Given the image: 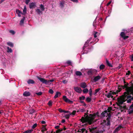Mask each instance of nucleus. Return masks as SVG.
Here are the masks:
<instances>
[{
	"mask_svg": "<svg viewBox=\"0 0 133 133\" xmlns=\"http://www.w3.org/2000/svg\"><path fill=\"white\" fill-rule=\"evenodd\" d=\"M106 123V120H103V122L101 123V124L103 126H104Z\"/></svg>",
	"mask_w": 133,
	"mask_h": 133,
	"instance_id": "a19ab883",
	"label": "nucleus"
},
{
	"mask_svg": "<svg viewBox=\"0 0 133 133\" xmlns=\"http://www.w3.org/2000/svg\"><path fill=\"white\" fill-rule=\"evenodd\" d=\"M89 95L90 96H91L92 95V91L91 88H90L89 90Z\"/></svg>",
	"mask_w": 133,
	"mask_h": 133,
	"instance_id": "de8ad7c7",
	"label": "nucleus"
},
{
	"mask_svg": "<svg viewBox=\"0 0 133 133\" xmlns=\"http://www.w3.org/2000/svg\"><path fill=\"white\" fill-rule=\"evenodd\" d=\"M36 94L38 96H40L42 95V92H38L36 93Z\"/></svg>",
	"mask_w": 133,
	"mask_h": 133,
	"instance_id": "a18cd8bd",
	"label": "nucleus"
},
{
	"mask_svg": "<svg viewBox=\"0 0 133 133\" xmlns=\"http://www.w3.org/2000/svg\"><path fill=\"white\" fill-rule=\"evenodd\" d=\"M112 95V91H110L109 92L107 95H106V96H107V97L108 98H109L110 97V96H111V95Z\"/></svg>",
	"mask_w": 133,
	"mask_h": 133,
	"instance_id": "a211bd4d",
	"label": "nucleus"
},
{
	"mask_svg": "<svg viewBox=\"0 0 133 133\" xmlns=\"http://www.w3.org/2000/svg\"><path fill=\"white\" fill-rule=\"evenodd\" d=\"M29 112L30 114H32L35 112V110L33 109H31L30 110Z\"/></svg>",
	"mask_w": 133,
	"mask_h": 133,
	"instance_id": "f704fd0d",
	"label": "nucleus"
},
{
	"mask_svg": "<svg viewBox=\"0 0 133 133\" xmlns=\"http://www.w3.org/2000/svg\"><path fill=\"white\" fill-rule=\"evenodd\" d=\"M36 10L37 13L39 15H40L41 13L42 14V11H41L40 9H37Z\"/></svg>",
	"mask_w": 133,
	"mask_h": 133,
	"instance_id": "393cba45",
	"label": "nucleus"
},
{
	"mask_svg": "<svg viewBox=\"0 0 133 133\" xmlns=\"http://www.w3.org/2000/svg\"><path fill=\"white\" fill-rule=\"evenodd\" d=\"M76 111H75V110H74L72 112V113H70V114H71V115H75V114H76Z\"/></svg>",
	"mask_w": 133,
	"mask_h": 133,
	"instance_id": "8fccbe9b",
	"label": "nucleus"
},
{
	"mask_svg": "<svg viewBox=\"0 0 133 133\" xmlns=\"http://www.w3.org/2000/svg\"><path fill=\"white\" fill-rule=\"evenodd\" d=\"M63 99L65 102L68 103L72 104L73 103V101L68 99L65 96H63Z\"/></svg>",
	"mask_w": 133,
	"mask_h": 133,
	"instance_id": "39448f33",
	"label": "nucleus"
},
{
	"mask_svg": "<svg viewBox=\"0 0 133 133\" xmlns=\"http://www.w3.org/2000/svg\"><path fill=\"white\" fill-rule=\"evenodd\" d=\"M86 129L84 128H83L81 129V133H83L84 131Z\"/></svg>",
	"mask_w": 133,
	"mask_h": 133,
	"instance_id": "bf43d9fd",
	"label": "nucleus"
},
{
	"mask_svg": "<svg viewBox=\"0 0 133 133\" xmlns=\"http://www.w3.org/2000/svg\"><path fill=\"white\" fill-rule=\"evenodd\" d=\"M80 87L83 88L84 89L87 87V85L86 83L85 82H84L81 83Z\"/></svg>",
	"mask_w": 133,
	"mask_h": 133,
	"instance_id": "ddd939ff",
	"label": "nucleus"
},
{
	"mask_svg": "<svg viewBox=\"0 0 133 133\" xmlns=\"http://www.w3.org/2000/svg\"><path fill=\"white\" fill-rule=\"evenodd\" d=\"M58 111L60 112H64V110L59 108L58 109Z\"/></svg>",
	"mask_w": 133,
	"mask_h": 133,
	"instance_id": "3c124183",
	"label": "nucleus"
},
{
	"mask_svg": "<svg viewBox=\"0 0 133 133\" xmlns=\"http://www.w3.org/2000/svg\"><path fill=\"white\" fill-rule=\"evenodd\" d=\"M41 131L42 132H43L47 130V129L46 128H44V129L41 128Z\"/></svg>",
	"mask_w": 133,
	"mask_h": 133,
	"instance_id": "603ef678",
	"label": "nucleus"
},
{
	"mask_svg": "<svg viewBox=\"0 0 133 133\" xmlns=\"http://www.w3.org/2000/svg\"><path fill=\"white\" fill-rule=\"evenodd\" d=\"M130 58L132 61H133V54H132L130 56Z\"/></svg>",
	"mask_w": 133,
	"mask_h": 133,
	"instance_id": "052dcab7",
	"label": "nucleus"
},
{
	"mask_svg": "<svg viewBox=\"0 0 133 133\" xmlns=\"http://www.w3.org/2000/svg\"><path fill=\"white\" fill-rule=\"evenodd\" d=\"M99 67L100 70H103L105 68V66L103 64H101L99 66Z\"/></svg>",
	"mask_w": 133,
	"mask_h": 133,
	"instance_id": "cd10ccee",
	"label": "nucleus"
},
{
	"mask_svg": "<svg viewBox=\"0 0 133 133\" xmlns=\"http://www.w3.org/2000/svg\"><path fill=\"white\" fill-rule=\"evenodd\" d=\"M125 35V34L124 32H122L121 33L120 36L122 38H123L124 36Z\"/></svg>",
	"mask_w": 133,
	"mask_h": 133,
	"instance_id": "ea45409f",
	"label": "nucleus"
},
{
	"mask_svg": "<svg viewBox=\"0 0 133 133\" xmlns=\"http://www.w3.org/2000/svg\"><path fill=\"white\" fill-rule=\"evenodd\" d=\"M130 73H131L130 71L129 70L127 72L126 74V75H129L130 74Z\"/></svg>",
	"mask_w": 133,
	"mask_h": 133,
	"instance_id": "e2e57ef3",
	"label": "nucleus"
},
{
	"mask_svg": "<svg viewBox=\"0 0 133 133\" xmlns=\"http://www.w3.org/2000/svg\"><path fill=\"white\" fill-rule=\"evenodd\" d=\"M107 115V116H108V117H111V114H110V113L109 112V113H106Z\"/></svg>",
	"mask_w": 133,
	"mask_h": 133,
	"instance_id": "680f3d73",
	"label": "nucleus"
},
{
	"mask_svg": "<svg viewBox=\"0 0 133 133\" xmlns=\"http://www.w3.org/2000/svg\"><path fill=\"white\" fill-rule=\"evenodd\" d=\"M37 124L36 123H35L32 126V128L33 129L35 128L37 126Z\"/></svg>",
	"mask_w": 133,
	"mask_h": 133,
	"instance_id": "49530a36",
	"label": "nucleus"
},
{
	"mask_svg": "<svg viewBox=\"0 0 133 133\" xmlns=\"http://www.w3.org/2000/svg\"><path fill=\"white\" fill-rule=\"evenodd\" d=\"M49 92L51 94H52L54 92V91L51 89H50L49 91Z\"/></svg>",
	"mask_w": 133,
	"mask_h": 133,
	"instance_id": "c03bdc74",
	"label": "nucleus"
},
{
	"mask_svg": "<svg viewBox=\"0 0 133 133\" xmlns=\"http://www.w3.org/2000/svg\"><path fill=\"white\" fill-rule=\"evenodd\" d=\"M130 110L129 109L128 111V114H132L133 112V108H130Z\"/></svg>",
	"mask_w": 133,
	"mask_h": 133,
	"instance_id": "c756f323",
	"label": "nucleus"
},
{
	"mask_svg": "<svg viewBox=\"0 0 133 133\" xmlns=\"http://www.w3.org/2000/svg\"><path fill=\"white\" fill-rule=\"evenodd\" d=\"M119 100V99H118L117 101H118V103H117V104L119 107V108L120 109H123V106L121 105H122V104H121L119 103L118 102V101Z\"/></svg>",
	"mask_w": 133,
	"mask_h": 133,
	"instance_id": "4be33fe9",
	"label": "nucleus"
},
{
	"mask_svg": "<svg viewBox=\"0 0 133 133\" xmlns=\"http://www.w3.org/2000/svg\"><path fill=\"white\" fill-rule=\"evenodd\" d=\"M30 95L31 93L29 91H25L23 94V95L25 97L29 96H30Z\"/></svg>",
	"mask_w": 133,
	"mask_h": 133,
	"instance_id": "4468645a",
	"label": "nucleus"
},
{
	"mask_svg": "<svg viewBox=\"0 0 133 133\" xmlns=\"http://www.w3.org/2000/svg\"><path fill=\"white\" fill-rule=\"evenodd\" d=\"M106 125L107 126H109V127L110 125V121H107V122L105 124V125Z\"/></svg>",
	"mask_w": 133,
	"mask_h": 133,
	"instance_id": "79ce46f5",
	"label": "nucleus"
},
{
	"mask_svg": "<svg viewBox=\"0 0 133 133\" xmlns=\"http://www.w3.org/2000/svg\"><path fill=\"white\" fill-rule=\"evenodd\" d=\"M89 91L88 89L87 88L83 90V92L84 94L87 93Z\"/></svg>",
	"mask_w": 133,
	"mask_h": 133,
	"instance_id": "c85d7f7f",
	"label": "nucleus"
},
{
	"mask_svg": "<svg viewBox=\"0 0 133 133\" xmlns=\"http://www.w3.org/2000/svg\"><path fill=\"white\" fill-rule=\"evenodd\" d=\"M97 72V71L94 69H91L89 70L87 72L88 75L92 76L94 74H95Z\"/></svg>",
	"mask_w": 133,
	"mask_h": 133,
	"instance_id": "20e7f679",
	"label": "nucleus"
},
{
	"mask_svg": "<svg viewBox=\"0 0 133 133\" xmlns=\"http://www.w3.org/2000/svg\"><path fill=\"white\" fill-rule=\"evenodd\" d=\"M61 132L60 130L58 129L56 131V133H59Z\"/></svg>",
	"mask_w": 133,
	"mask_h": 133,
	"instance_id": "338daca9",
	"label": "nucleus"
},
{
	"mask_svg": "<svg viewBox=\"0 0 133 133\" xmlns=\"http://www.w3.org/2000/svg\"><path fill=\"white\" fill-rule=\"evenodd\" d=\"M129 37L128 36H125L123 37V38L124 39H127Z\"/></svg>",
	"mask_w": 133,
	"mask_h": 133,
	"instance_id": "4d7b16f0",
	"label": "nucleus"
},
{
	"mask_svg": "<svg viewBox=\"0 0 133 133\" xmlns=\"http://www.w3.org/2000/svg\"><path fill=\"white\" fill-rule=\"evenodd\" d=\"M75 74L77 76H80L82 75V72L79 71H76L75 72Z\"/></svg>",
	"mask_w": 133,
	"mask_h": 133,
	"instance_id": "412c9836",
	"label": "nucleus"
},
{
	"mask_svg": "<svg viewBox=\"0 0 133 133\" xmlns=\"http://www.w3.org/2000/svg\"><path fill=\"white\" fill-rule=\"evenodd\" d=\"M123 127L121 125H119L118 127L116 128L114 131V132H117L119 131Z\"/></svg>",
	"mask_w": 133,
	"mask_h": 133,
	"instance_id": "2eb2a0df",
	"label": "nucleus"
},
{
	"mask_svg": "<svg viewBox=\"0 0 133 133\" xmlns=\"http://www.w3.org/2000/svg\"><path fill=\"white\" fill-rule=\"evenodd\" d=\"M87 46V45L86 44H85L83 48V49L84 50L85 49V48Z\"/></svg>",
	"mask_w": 133,
	"mask_h": 133,
	"instance_id": "774afa93",
	"label": "nucleus"
},
{
	"mask_svg": "<svg viewBox=\"0 0 133 133\" xmlns=\"http://www.w3.org/2000/svg\"><path fill=\"white\" fill-rule=\"evenodd\" d=\"M33 131L32 129H28L25 131H24L23 133H31Z\"/></svg>",
	"mask_w": 133,
	"mask_h": 133,
	"instance_id": "b1692460",
	"label": "nucleus"
},
{
	"mask_svg": "<svg viewBox=\"0 0 133 133\" xmlns=\"http://www.w3.org/2000/svg\"><path fill=\"white\" fill-rule=\"evenodd\" d=\"M98 33L97 32L95 31L94 32V37L95 38H96L97 37V36L96 35V34Z\"/></svg>",
	"mask_w": 133,
	"mask_h": 133,
	"instance_id": "6e6d98bb",
	"label": "nucleus"
},
{
	"mask_svg": "<svg viewBox=\"0 0 133 133\" xmlns=\"http://www.w3.org/2000/svg\"><path fill=\"white\" fill-rule=\"evenodd\" d=\"M106 63L107 64V65L108 66L110 67H112V65L109 63V61H108V60L107 59H106Z\"/></svg>",
	"mask_w": 133,
	"mask_h": 133,
	"instance_id": "aec40b11",
	"label": "nucleus"
},
{
	"mask_svg": "<svg viewBox=\"0 0 133 133\" xmlns=\"http://www.w3.org/2000/svg\"><path fill=\"white\" fill-rule=\"evenodd\" d=\"M9 32L13 35H14L15 34V32L14 30H10L9 31Z\"/></svg>",
	"mask_w": 133,
	"mask_h": 133,
	"instance_id": "5fc2aeb1",
	"label": "nucleus"
},
{
	"mask_svg": "<svg viewBox=\"0 0 133 133\" xmlns=\"http://www.w3.org/2000/svg\"><path fill=\"white\" fill-rule=\"evenodd\" d=\"M80 112H85V110L84 109H81L80 110Z\"/></svg>",
	"mask_w": 133,
	"mask_h": 133,
	"instance_id": "69168bd1",
	"label": "nucleus"
},
{
	"mask_svg": "<svg viewBox=\"0 0 133 133\" xmlns=\"http://www.w3.org/2000/svg\"><path fill=\"white\" fill-rule=\"evenodd\" d=\"M7 52H10L11 53L12 52V50L10 48H9V47H8L7 48Z\"/></svg>",
	"mask_w": 133,
	"mask_h": 133,
	"instance_id": "473e14b6",
	"label": "nucleus"
},
{
	"mask_svg": "<svg viewBox=\"0 0 133 133\" xmlns=\"http://www.w3.org/2000/svg\"><path fill=\"white\" fill-rule=\"evenodd\" d=\"M52 102L51 100L48 103V105L50 106H52Z\"/></svg>",
	"mask_w": 133,
	"mask_h": 133,
	"instance_id": "4c0bfd02",
	"label": "nucleus"
},
{
	"mask_svg": "<svg viewBox=\"0 0 133 133\" xmlns=\"http://www.w3.org/2000/svg\"><path fill=\"white\" fill-rule=\"evenodd\" d=\"M27 83L29 84H33L35 83V81L33 80L29 79L27 81Z\"/></svg>",
	"mask_w": 133,
	"mask_h": 133,
	"instance_id": "dca6fc26",
	"label": "nucleus"
},
{
	"mask_svg": "<svg viewBox=\"0 0 133 133\" xmlns=\"http://www.w3.org/2000/svg\"><path fill=\"white\" fill-rule=\"evenodd\" d=\"M96 20H95L93 22V26L95 27V29H96Z\"/></svg>",
	"mask_w": 133,
	"mask_h": 133,
	"instance_id": "e433bc0d",
	"label": "nucleus"
},
{
	"mask_svg": "<svg viewBox=\"0 0 133 133\" xmlns=\"http://www.w3.org/2000/svg\"><path fill=\"white\" fill-rule=\"evenodd\" d=\"M127 91H125L124 93V94L120 96V97H118V99H119L118 102L121 104H123V103L128 99H127V96L128 95H130V94L128 91V90H127Z\"/></svg>",
	"mask_w": 133,
	"mask_h": 133,
	"instance_id": "f03ea898",
	"label": "nucleus"
},
{
	"mask_svg": "<svg viewBox=\"0 0 133 133\" xmlns=\"http://www.w3.org/2000/svg\"><path fill=\"white\" fill-rule=\"evenodd\" d=\"M36 6V4L35 3L32 2L29 4V8L30 9L35 8Z\"/></svg>",
	"mask_w": 133,
	"mask_h": 133,
	"instance_id": "f8f14e48",
	"label": "nucleus"
},
{
	"mask_svg": "<svg viewBox=\"0 0 133 133\" xmlns=\"http://www.w3.org/2000/svg\"><path fill=\"white\" fill-rule=\"evenodd\" d=\"M66 63L67 64L69 65H71L72 63L71 61L70 60H68L67 61Z\"/></svg>",
	"mask_w": 133,
	"mask_h": 133,
	"instance_id": "58836bf2",
	"label": "nucleus"
},
{
	"mask_svg": "<svg viewBox=\"0 0 133 133\" xmlns=\"http://www.w3.org/2000/svg\"><path fill=\"white\" fill-rule=\"evenodd\" d=\"M25 3L26 4H28L29 2L30 1V0H25Z\"/></svg>",
	"mask_w": 133,
	"mask_h": 133,
	"instance_id": "13d9d810",
	"label": "nucleus"
},
{
	"mask_svg": "<svg viewBox=\"0 0 133 133\" xmlns=\"http://www.w3.org/2000/svg\"><path fill=\"white\" fill-rule=\"evenodd\" d=\"M100 89H97L95 90V92L94 93L95 94H96L100 90Z\"/></svg>",
	"mask_w": 133,
	"mask_h": 133,
	"instance_id": "864d4df0",
	"label": "nucleus"
},
{
	"mask_svg": "<svg viewBox=\"0 0 133 133\" xmlns=\"http://www.w3.org/2000/svg\"><path fill=\"white\" fill-rule=\"evenodd\" d=\"M27 9L25 6H24V9L23 10V14H25L26 12Z\"/></svg>",
	"mask_w": 133,
	"mask_h": 133,
	"instance_id": "a878e982",
	"label": "nucleus"
},
{
	"mask_svg": "<svg viewBox=\"0 0 133 133\" xmlns=\"http://www.w3.org/2000/svg\"><path fill=\"white\" fill-rule=\"evenodd\" d=\"M91 98L88 97L86 98V101L88 103H90L91 102Z\"/></svg>",
	"mask_w": 133,
	"mask_h": 133,
	"instance_id": "bb28decb",
	"label": "nucleus"
},
{
	"mask_svg": "<svg viewBox=\"0 0 133 133\" xmlns=\"http://www.w3.org/2000/svg\"><path fill=\"white\" fill-rule=\"evenodd\" d=\"M67 81L66 80H64L62 82L64 84H65L67 82Z\"/></svg>",
	"mask_w": 133,
	"mask_h": 133,
	"instance_id": "0e129e2a",
	"label": "nucleus"
},
{
	"mask_svg": "<svg viewBox=\"0 0 133 133\" xmlns=\"http://www.w3.org/2000/svg\"><path fill=\"white\" fill-rule=\"evenodd\" d=\"M112 109L111 107H108L107 109L108 112H109L111 110H112Z\"/></svg>",
	"mask_w": 133,
	"mask_h": 133,
	"instance_id": "09e8293b",
	"label": "nucleus"
},
{
	"mask_svg": "<svg viewBox=\"0 0 133 133\" xmlns=\"http://www.w3.org/2000/svg\"><path fill=\"white\" fill-rule=\"evenodd\" d=\"M40 6L41 8V9L42 11H44V6L42 4H41L40 5Z\"/></svg>",
	"mask_w": 133,
	"mask_h": 133,
	"instance_id": "c9c22d12",
	"label": "nucleus"
},
{
	"mask_svg": "<svg viewBox=\"0 0 133 133\" xmlns=\"http://www.w3.org/2000/svg\"><path fill=\"white\" fill-rule=\"evenodd\" d=\"M7 44L8 45L10 46L12 48L14 46L13 43L11 42H7Z\"/></svg>",
	"mask_w": 133,
	"mask_h": 133,
	"instance_id": "5701e85b",
	"label": "nucleus"
},
{
	"mask_svg": "<svg viewBox=\"0 0 133 133\" xmlns=\"http://www.w3.org/2000/svg\"><path fill=\"white\" fill-rule=\"evenodd\" d=\"M75 90L77 92H78L79 93H81L82 92V90L81 89L78 87H76L74 88Z\"/></svg>",
	"mask_w": 133,
	"mask_h": 133,
	"instance_id": "1a4fd4ad",
	"label": "nucleus"
},
{
	"mask_svg": "<svg viewBox=\"0 0 133 133\" xmlns=\"http://www.w3.org/2000/svg\"><path fill=\"white\" fill-rule=\"evenodd\" d=\"M16 13L17 14H23V13H22V12L18 9H17L16 10Z\"/></svg>",
	"mask_w": 133,
	"mask_h": 133,
	"instance_id": "7c9ffc66",
	"label": "nucleus"
},
{
	"mask_svg": "<svg viewBox=\"0 0 133 133\" xmlns=\"http://www.w3.org/2000/svg\"><path fill=\"white\" fill-rule=\"evenodd\" d=\"M36 77L41 82H42V83L46 84V85L48 84L49 82H52L54 81V79L47 80L45 79L44 78L40 77L38 76H37Z\"/></svg>",
	"mask_w": 133,
	"mask_h": 133,
	"instance_id": "7ed1b4c3",
	"label": "nucleus"
},
{
	"mask_svg": "<svg viewBox=\"0 0 133 133\" xmlns=\"http://www.w3.org/2000/svg\"><path fill=\"white\" fill-rule=\"evenodd\" d=\"M129 85V84L128 83H127L126 84H124L123 85H118V87L121 89V88H122L123 89H124L125 88H126L127 90L128 89V88L129 87H128V86Z\"/></svg>",
	"mask_w": 133,
	"mask_h": 133,
	"instance_id": "423d86ee",
	"label": "nucleus"
},
{
	"mask_svg": "<svg viewBox=\"0 0 133 133\" xmlns=\"http://www.w3.org/2000/svg\"><path fill=\"white\" fill-rule=\"evenodd\" d=\"M118 90L115 91H112V95H116L117 94H118V92H119L121 90H122V89H121L119 88L118 87Z\"/></svg>",
	"mask_w": 133,
	"mask_h": 133,
	"instance_id": "9d476101",
	"label": "nucleus"
},
{
	"mask_svg": "<svg viewBox=\"0 0 133 133\" xmlns=\"http://www.w3.org/2000/svg\"><path fill=\"white\" fill-rule=\"evenodd\" d=\"M127 90H128V91L130 94H133V84L132 86L129 87Z\"/></svg>",
	"mask_w": 133,
	"mask_h": 133,
	"instance_id": "0eeeda50",
	"label": "nucleus"
},
{
	"mask_svg": "<svg viewBox=\"0 0 133 133\" xmlns=\"http://www.w3.org/2000/svg\"><path fill=\"white\" fill-rule=\"evenodd\" d=\"M101 78V77L99 75H98L95 77L93 79V80L95 82L97 81L98 80H99Z\"/></svg>",
	"mask_w": 133,
	"mask_h": 133,
	"instance_id": "9b49d317",
	"label": "nucleus"
},
{
	"mask_svg": "<svg viewBox=\"0 0 133 133\" xmlns=\"http://www.w3.org/2000/svg\"><path fill=\"white\" fill-rule=\"evenodd\" d=\"M96 129L97 127H94L89 128V129L90 132L91 133H95L97 130H96Z\"/></svg>",
	"mask_w": 133,
	"mask_h": 133,
	"instance_id": "6e6552de",
	"label": "nucleus"
},
{
	"mask_svg": "<svg viewBox=\"0 0 133 133\" xmlns=\"http://www.w3.org/2000/svg\"><path fill=\"white\" fill-rule=\"evenodd\" d=\"M108 112L107 110H105L103 111L101 114V115L103 117H104L105 116V114Z\"/></svg>",
	"mask_w": 133,
	"mask_h": 133,
	"instance_id": "6ab92c4d",
	"label": "nucleus"
},
{
	"mask_svg": "<svg viewBox=\"0 0 133 133\" xmlns=\"http://www.w3.org/2000/svg\"><path fill=\"white\" fill-rule=\"evenodd\" d=\"M88 110L87 111L86 116L85 117H82L81 119H80V121L83 123L87 122L89 124L91 125L94 122V120L96 117V115L95 114H90L89 116L88 115Z\"/></svg>",
	"mask_w": 133,
	"mask_h": 133,
	"instance_id": "f257e3e1",
	"label": "nucleus"
},
{
	"mask_svg": "<svg viewBox=\"0 0 133 133\" xmlns=\"http://www.w3.org/2000/svg\"><path fill=\"white\" fill-rule=\"evenodd\" d=\"M85 98V97L83 96H82L81 97H79V100H84Z\"/></svg>",
	"mask_w": 133,
	"mask_h": 133,
	"instance_id": "72a5a7b5",
	"label": "nucleus"
},
{
	"mask_svg": "<svg viewBox=\"0 0 133 133\" xmlns=\"http://www.w3.org/2000/svg\"><path fill=\"white\" fill-rule=\"evenodd\" d=\"M61 95V93L57 91L55 95L54 96V98H56L58 97V95H59V96H60Z\"/></svg>",
	"mask_w": 133,
	"mask_h": 133,
	"instance_id": "f3484780",
	"label": "nucleus"
},
{
	"mask_svg": "<svg viewBox=\"0 0 133 133\" xmlns=\"http://www.w3.org/2000/svg\"><path fill=\"white\" fill-rule=\"evenodd\" d=\"M71 115V114H66L65 115V117L67 119H68L69 118L70 116Z\"/></svg>",
	"mask_w": 133,
	"mask_h": 133,
	"instance_id": "37998d69",
	"label": "nucleus"
},
{
	"mask_svg": "<svg viewBox=\"0 0 133 133\" xmlns=\"http://www.w3.org/2000/svg\"><path fill=\"white\" fill-rule=\"evenodd\" d=\"M25 19V17H23V18L20 21V24H22L24 23V21Z\"/></svg>",
	"mask_w": 133,
	"mask_h": 133,
	"instance_id": "2f4dec72",
	"label": "nucleus"
}]
</instances>
